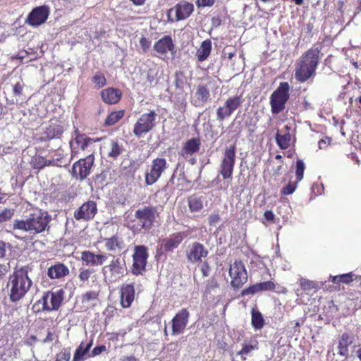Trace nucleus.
I'll return each mask as SVG.
<instances>
[{
	"mask_svg": "<svg viewBox=\"0 0 361 361\" xmlns=\"http://www.w3.org/2000/svg\"><path fill=\"white\" fill-rule=\"evenodd\" d=\"M50 221V216L47 212L42 210H34L25 219H14L12 224L11 233L18 239H23L20 235L28 233L31 235H37L44 232Z\"/></svg>",
	"mask_w": 361,
	"mask_h": 361,
	"instance_id": "f257e3e1",
	"label": "nucleus"
},
{
	"mask_svg": "<svg viewBox=\"0 0 361 361\" xmlns=\"http://www.w3.org/2000/svg\"><path fill=\"white\" fill-rule=\"evenodd\" d=\"M32 269L28 266L16 268L7 283L9 299L16 302L23 299L32 286L29 276Z\"/></svg>",
	"mask_w": 361,
	"mask_h": 361,
	"instance_id": "f03ea898",
	"label": "nucleus"
},
{
	"mask_svg": "<svg viewBox=\"0 0 361 361\" xmlns=\"http://www.w3.org/2000/svg\"><path fill=\"white\" fill-rule=\"evenodd\" d=\"M320 58V50L317 47H312L303 54L295 63V79L305 82L314 77Z\"/></svg>",
	"mask_w": 361,
	"mask_h": 361,
	"instance_id": "7ed1b4c3",
	"label": "nucleus"
},
{
	"mask_svg": "<svg viewBox=\"0 0 361 361\" xmlns=\"http://www.w3.org/2000/svg\"><path fill=\"white\" fill-rule=\"evenodd\" d=\"M110 256L112 259L108 265L102 268V274L106 282L115 283L125 275L127 268L123 259L111 255Z\"/></svg>",
	"mask_w": 361,
	"mask_h": 361,
	"instance_id": "20e7f679",
	"label": "nucleus"
},
{
	"mask_svg": "<svg viewBox=\"0 0 361 361\" xmlns=\"http://www.w3.org/2000/svg\"><path fill=\"white\" fill-rule=\"evenodd\" d=\"M101 140V138L93 139L85 134H80L78 129L74 131V138L70 141L71 156L78 157L80 151H87L90 154L94 153V143Z\"/></svg>",
	"mask_w": 361,
	"mask_h": 361,
	"instance_id": "39448f33",
	"label": "nucleus"
},
{
	"mask_svg": "<svg viewBox=\"0 0 361 361\" xmlns=\"http://www.w3.org/2000/svg\"><path fill=\"white\" fill-rule=\"evenodd\" d=\"M135 217L138 225L145 232L149 231L159 217L158 207L155 206H144L135 212Z\"/></svg>",
	"mask_w": 361,
	"mask_h": 361,
	"instance_id": "423d86ee",
	"label": "nucleus"
},
{
	"mask_svg": "<svg viewBox=\"0 0 361 361\" xmlns=\"http://www.w3.org/2000/svg\"><path fill=\"white\" fill-rule=\"evenodd\" d=\"M289 98V85L287 82H281L278 88L270 97L271 111L278 114L285 109V104Z\"/></svg>",
	"mask_w": 361,
	"mask_h": 361,
	"instance_id": "0eeeda50",
	"label": "nucleus"
},
{
	"mask_svg": "<svg viewBox=\"0 0 361 361\" xmlns=\"http://www.w3.org/2000/svg\"><path fill=\"white\" fill-rule=\"evenodd\" d=\"M64 291L62 289L56 291H46L38 300L42 305L43 311L58 310L63 300Z\"/></svg>",
	"mask_w": 361,
	"mask_h": 361,
	"instance_id": "6e6552de",
	"label": "nucleus"
},
{
	"mask_svg": "<svg viewBox=\"0 0 361 361\" xmlns=\"http://www.w3.org/2000/svg\"><path fill=\"white\" fill-rule=\"evenodd\" d=\"M156 116L154 111L142 114L134 125L133 134L140 137L151 131L156 125Z\"/></svg>",
	"mask_w": 361,
	"mask_h": 361,
	"instance_id": "1a4fd4ad",
	"label": "nucleus"
},
{
	"mask_svg": "<svg viewBox=\"0 0 361 361\" xmlns=\"http://www.w3.org/2000/svg\"><path fill=\"white\" fill-rule=\"evenodd\" d=\"M148 257V249L146 246L137 245L135 247L132 266V273L134 275H142L145 272Z\"/></svg>",
	"mask_w": 361,
	"mask_h": 361,
	"instance_id": "9d476101",
	"label": "nucleus"
},
{
	"mask_svg": "<svg viewBox=\"0 0 361 361\" xmlns=\"http://www.w3.org/2000/svg\"><path fill=\"white\" fill-rule=\"evenodd\" d=\"M243 102V99L241 95L229 97L224 105L216 109V119L219 121H223L225 118H228L242 105Z\"/></svg>",
	"mask_w": 361,
	"mask_h": 361,
	"instance_id": "9b49d317",
	"label": "nucleus"
},
{
	"mask_svg": "<svg viewBox=\"0 0 361 361\" xmlns=\"http://www.w3.org/2000/svg\"><path fill=\"white\" fill-rule=\"evenodd\" d=\"M229 276L231 284L234 289H238L247 281V273L242 262L235 261L230 265Z\"/></svg>",
	"mask_w": 361,
	"mask_h": 361,
	"instance_id": "f8f14e48",
	"label": "nucleus"
},
{
	"mask_svg": "<svg viewBox=\"0 0 361 361\" xmlns=\"http://www.w3.org/2000/svg\"><path fill=\"white\" fill-rule=\"evenodd\" d=\"M166 161L164 158H156L152 160L149 171L145 173V182L147 185L155 183L166 169Z\"/></svg>",
	"mask_w": 361,
	"mask_h": 361,
	"instance_id": "ddd939ff",
	"label": "nucleus"
},
{
	"mask_svg": "<svg viewBox=\"0 0 361 361\" xmlns=\"http://www.w3.org/2000/svg\"><path fill=\"white\" fill-rule=\"evenodd\" d=\"M235 147L231 145L226 147L224 152V157L220 165V173L224 179L231 177L235 162Z\"/></svg>",
	"mask_w": 361,
	"mask_h": 361,
	"instance_id": "4468645a",
	"label": "nucleus"
},
{
	"mask_svg": "<svg viewBox=\"0 0 361 361\" xmlns=\"http://www.w3.org/2000/svg\"><path fill=\"white\" fill-rule=\"evenodd\" d=\"M190 312L186 308L180 310L171 321V335L178 336L183 334L188 324Z\"/></svg>",
	"mask_w": 361,
	"mask_h": 361,
	"instance_id": "2eb2a0df",
	"label": "nucleus"
},
{
	"mask_svg": "<svg viewBox=\"0 0 361 361\" xmlns=\"http://www.w3.org/2000/svg\"><path fill=\"white\" fill-rule=\"evenodd\" d=\"M94 157L92 154L87 155L84 159H80L73 166V174L75 178L85 179L90 173L91 168L94 164Z\"/></svg>",
	"mask_w": 361,
	"mask_h": 361,
	"instance_id": "dca6fc26",
	"label": "nucleus"
},
{
	"mask_svg": "<svg viewBox=\"0 0 361 361\" xmlns=\"http://www.w3.org/2000/svg\"><path fill=\"white\" fill-rule=\"evenodd\" d=\"M49 8L47 6L36 7L28 15L26 23L32 26L37 27L43 24L48 18Z\"/></svg>",
	"mask_w": 361,
	"mask_h": 361,
	"instance_id": "f3484780",
	"label": "nucleus"
},
{
	"mask_svg": "<svg viewBox=\"0 0 361 361\" xmlns=\"http://www.w3.org/2000/svg\"><path fill=\"white\" fill-rule=\"evenodd\" d=\"M97 212V204L94 201H87L83 203L74 212V217L78 221H90L92 219Z\"/></svg>",
	"mask_w": 361,
	"mask_h": 361,
	"instance_id": "a211bd4d",
	"label": "nucleus"
},
{
	"mask_svg": "<svg viewBox=\"0 0 361 361\" xmlns=\"http://www.w3.org/2000/svg\"><path fill=\"white\" fill-rule=\"evenodd\" d=\"M187 236V232L184 231L171 233L161 240V247L165 252H171L177 248Z\"/></svg>",
	"mask_w": 361,
	"mask_h": 361,
	"instance_id": "6ab92c4d",
	"label": "nucleus"
},
{
	"mask_svg": "<svg viewBox=\"0 0 361 361\" xmlns=\"http://www.w3.org/2000/svg\"><path fill=\"white\" fill-rule=\"evenodd\" d=\"M207 255L208 250L202 244L198 242L192 243L189 246L188 250L187 251V258L188 261L192 263L201 261L202 259L206 257Z\"/></svg>",
	"mask_w": 361,
	"mask_h": 361,
	"instance_id": "aec40b11",
	"label": "nucleus"
},
{
	"mask_svg": "<svg viewBox=\"0 0 361 361\" xmlns=\"http://www.w3.org/2000/svg\"><path fill=\"white\" fill-rule=\"evenodd\" d=\"M109 255L105 253H94L91 251H83L81 253V260L86 266H100L107 259Z\"/></svg>",
	"mask_w": 361,
	"mask_h": 361,
	"instance_id": "412c9836",
	"label": "nucleus"
},
{
	"mask_svg": "<svg viewBox=\"0 0 361 361\" xmlns=\"http://www.w3.org/2000/svg\"><path fill=\"white\" fill-rule=\"evenodd\" d=\"M135 292L133 284H123L120 288V303L122 307H130L135 300Z\"/></svg>",
	"mask_w": 361,
	"mask_h": 361,
	"instance_id": "4be33fe9",
	"label": "nucleus"
},
{
	"mask_svg": "<svg viewBox=\"0 0 361 361\" xmlns=\"http://www.w3.org/2000/svg\"><path fill=\"white\" fill-rule=\"evenodd\" d=\"M194 10L193 4L181 1L178 3L173 8L169 11V13L174 12L177 20H182L188 18Z\"/></svg>",
	"mask_w": 361,
	"mask_h": 361,
	"instance_id": "5701e85b",
	"label": "nucleus"
},
{
	"mask_svg": "<svg viewBox=\"0 0 361 361\" xmlns=\"http://www.w3.org/2000/svg\"><path fill=\"white\" fill-rule=\"evenodd\" d=\"M200 145L201 141L200 138H191L184 143L180 154L185 159H188L189 157L199 152Z\"/></svg>",
	"mask_w": 361,
	"mask_h": 361,
	"instance_id": "b1692460",
	"label": "nucleus"
},
{
	"mask_svg": "<svg viewBox=\"0 0 361 361\" xmlns=\"http://www.w3.org/2000/svg\"><path fill=\"white\" fill-rule=\"evenodd\" d=\"M210 99V92L209 89L204 85H199L195 94L192 104L196 107L202 106Z\"/></svg>",
	"mask_w": 361,
	"mask_h": 361,
	"instance_id": "393cba45",
	"label": "nucleus"
},
{
	"mask_svg": "<svg viewBox=\"0 0 361 361\" xmlns=\"http://www.w3.org/2000/svg\"><path fill=\"white\" fill-rule=\"evenodd\" d=\"M69 269L62 263L51 265L47 271V276L51 279H59L68 275Z\"/></svg>",
	"mask_w": 361,
	"mask_h": 361,
	"instance_id": "a878e982",
	"label": "nucleus"
},
{
	"mask_svg": "<svg viewBox=\"0 0 361 361\" xmlns=\"http://www.w3.org/2000/svg\"><path fill=\"white\" fill-rule=\"evenodd\" d=\"M154 49L158 54L162 55L166 54L169 51H173L174 44L171 37L164 36L154 44Z\"/></svg>",
	"mask_w": 361,
	"mask_h": 361,
	"instance_id": "bb28decb",
	"label": "nucleus"
},
{
	"mask_svg": "<svg viewBox=\"0 0 361 361\" xmlns=\"http://www.w3.org/2000/svg\"><path fill=\"white\" fill-rule=\"evenodd\" d=\"M290 129L289 126H286L280 132H277L276 135V143L282 149H286L290 145L291 135Z\"/></svg>",
	"mask_w": 361,
	"mask_h": 361,
	"instance_id": "cd10ccee",
	"label": "nucleus"
},
{
	"mask_svg": "<svg viewBox=\"0 0 361 361\" xmlns=\"http://www.w3.org/2000/svg\"><path fill=\"white\" fill-rule=\"evenodd\" d=\"M102 100L109 104H115L118 103L121 97L120 90L110 87L104 89L101 92Z\"/></svg>",
	"mask_w": 361,
	"mask_h": 361,
	"instance_id": "c85d7f7f",
	"label": "nucleus"
},
{
	"mask_svg": "<svg viewBox=\"0 0 361 361\" xmlns=\"http://www.w3.org/2000/svg\"><path fill=\"white\" fill-rule=\"evenodd\" d=\"M104 241L106 250L110 252L121 251L125 247L123 238L116 235L111 238H106Z\"/></svg>",
	"mask_w": 361,
	"mask_h": 361,
	"instance_id": "c756f323",
	"label": "nucleus"
},
{
	"mask_svg": "<svg viewBox=\"0 0 361 361\" xmlns=\"http://www.w3.org/2000/svg\"><path fill=\"white\" fill-rule=\"evenodd\" d=\"M258 341L256 339L245 341L242 343V349L238 353L241 356L243 360H245L246 356L249 355L252 351L258 349Z\"/></svg>",
	"mask_w": 361,
	"mask_h": 361,
	"instance_id": "7c9ffc66",
	"label": "nucleus"
},
{
	"mask_svg": "<svg viewBox=\"0 0 361 361\" xmlns=\"http://www.w3.org/2000/svg\"><path fill=\"white\" fill-rule=\"evenodd\" d=\"M211 51L212 41L210 39L204 40L196 52L197 60L200 62L204 61L210 55Z\"/></svg>",
	"mask_w": 361,
	"mask_h": 361,
	"instance_id": "2f4dec72",
	"label": "nucleus"
},
{
	"mask_svg": "<svg viewBox=\"0 0 361 361\" xmlns=\"http://www.w3.org/2000/svg\"><path fill=\"white\" fill-rule=\"evenodd\" d=\"M93 340L91 339L85 346H84L83 342L75 350L74 353L73 361H83L85 359L86 354L89 352L90 349L92 346Z\"/></svg>",
	"mask_w": 361,
	"mask_h": 361,
	"instance_id": "473e14b6",
	"label": "nucleus"
},
{
	"mask_svg": "<svg viewBox=\"0 0 361 361\" xmlns=\"http://www.w3.org/2000/svg\"><path fill=\"white\" fill-rule=\"evenodd\" d=\"M351 343L352 341L348 334H342L338 343V353L343 357H347L348 355V346Z\"/></svg>",
	"mask_w": 361,
	"mask_h": 361,
	"instance_id": "72a5a7b5",
	"label": "nucleus"
},
{
	"mask_svg": "<svg viewBox=\"0 0 361 361\" xmlns=\"http://www.w3.org/2000/svg\"><path fill=\"white\" fill-rule=\"evenodd\" d=\"M106 148H107L108 150V157L112 159H116L121 154L123 149V147L115 140H111Z\"/></svg>",
	"mask_w": 361,
	"mask_h": 361,
	"instance_id": "f704fd0d",
	"label": "nucleus"
},
{
	"mask_svg": "<svg viewBox=\"0 0 361 361\" xmlns=\"http://www.w3.org/2000/svg\"><path fill=\"white\" fill-rule=\"evenodd\" d=\"M63 132V128L62 126L57 123H51L49 127L47 128L45 133L47 138L54 139L59 137Z\"/></svg>",
	"mask_w": 361,
	"mask_h": 361,
	"instance_id": "c9c22d12",
	"label": "nucleus"
},
{
	"mask_svg": "<svg viewBox=\"0 0 361 361\" xmlns=\"http://www.w3.org/2000/svg\"><path fill=\"white\" fill-rule=\"evenodd\" d=\"M188 206L191 212H198L203 207L201 197L192 195L188 198Z\"/></svg>",
	"mask_w": 361,
	"mask_h": 361,
	"instance_id": "e433bc0d",
	"label": "nucleus"
},
{
	"mask_svg": "<svg viewBox=\"0 0 361 361\" xmlns=\"http://www.w3.org/2000/svg\"><path fill=\"white\" fill-rule=\"evenodd\" d=\"M264 324L262 314L255 310L252 311V325L255 329H261Z\"/></svg>",
	"mask_w": 361,
	"mask_h": 361,
	"instance_id": "4c0bfd02",
	"label": "nucleus"
},
{
	"mask_svg": "<svg viewBox=\"0 0 361 361\" xmlns=\"http://www.w3.org/2000/svg\"><path fill=\"white\" fill-rule=\"evenodd\" d=\"M353 274L352 272L344 274L341 275L337 276H331V281L334 283H343L345 284H348L353 281Z\"/></svg>",
	"mask_w": 361,
	"mask_h": 361,
	"instance_id": "58836bf2",
	"label": "nucleus"
},
{
	"mask_svg": "<svg viewBox=\"0 0 361 361\" xmlns=\"http://www.w3.org/2000/svg\"><path fill=\"white\" fill-rule=\"evenodd\" d=\"M123 116V111H114L109 114L105 120L104 124L111 126L117 123Z\"/></svg>",
	"mask_w": 361,
	"mask_h": 361,
	"instance_id": "ea45409f",
	"label": "nucleus"
},
{
	"mask_svg": "<svg viewBox=\"0 0 361 361\" xmlns=\"http://www.w3.org/2000/svg\"><path fill=\"white\" fill-rule=\"evenodd\" d=\"M51 161L45 159L43 157L36 156L32 159V165L34 169H42L45 166H49Z\"/></svg>",
	"mask_w": 361,
	"mask_h": 361,
	"instance_id": "a19ab883",
	"label": "nucleus"
},
{
	"mask_svg": "<svg viewBox=\"0 0 361 361\" xmlns=\"http://www.w3.org/2000/svg\"><path fill=\"white\" fill-rule=\"evenodd\" d=\"M15 214V209L11 208H6L0 212V224L8 221L11 220Z\"/></svg>",
	"mask_w": 361,
	"mask_h": 361,
	"instance_id": "79ce46f5",
	"label": "nucleus"
},
{
	"mask_svg": "<svg viewBox=\"0 0 361 361\" xmlns=\"http://www.w3.org/2000/svg\"><path fill=\"white\" fill-rule=\"evenodd\" d=\"M98 293L94 290H90L82 295V302L87 303L97 299Z\"/></svg>",
	"mask_w": 361,
	"mask_h": 361,
	"instance_id": "37998d69",
	"label": "nucleus"
},
{
	"mask_svg": "<svg viewBox=\"0 0 361 361\" xmlns=\"http://www.w3.org/2000/svg\"><path fill=\"white\" fill-rule=\"evenodd\" d=\"M305 171V164L302 160H298L296 162V178L297 181H300L303 178Z\"/></svg>",
	"mask_w": 361,
	"mask_h": 361,
	"instance_id": "c03bdc74",
	"label": "nucleus"
},
{
	"mask_svg": "<svg viewBox=\"0 0 361 361\" xmlns=\"http://www.w3.org/2000/svg\"><path fill=\"white\" fill-rule=\"evenodd\" d=\"M92 82L100 88L106 85V80L102 73H97L93 76Z\"/></svg>",
	"mask_w": 361,
	"mask_h": 361,
	"instance_id": "a18cd8bd",
	"label": "nucleus"
},
{
	"mask_svg": "<svg viewBox=\"0 0 361 361\" xmlns=\"http://www.w3.org/2000/svg\"><path fill=\"white\" fill-rule=\"evenodd\" d=\"M259 292H260V291H259V285L257 283L256 284L250 286L247 288L244 289L241 292V295L242 296L252 295Z\"/></svg>",
	"mask_w": 361,
	"mask_h": 361,
	"instance_id": "49530a36",
	"label": "nucleus"
},
{
	"mask_svg": "<svg viewBox=\"0 0 361 361\" xmlns=\"http://www.w3.org/2000/svg\"><path fill=\"white\" fill-rule=\"evenodd\" d=\"M71 358V350L70 349H63L59 354L56 355V361H69Z\"/></svg>",
	"mask_w": 361,
	"mask_h": 361,
	"instance_id": "de8ad7c7",
	"label": "nucleus"
},
{
	"mask_svg": "<svg viewBox=\"0 0 361 361\" xmlns=\"http://www.w3.org/2000/svg\"><path fill=\"white\" fill-rule=\"evenodd\" d=\"M300 286L304 290H310L316 288V283L314 282L305 279L300 280Z\"/></svg>",
	"mask_w": 361,
	"mask_h": 361,
	"instance_id": "09e8293b",
	"label": "nucleus"
},
{
	"mask_svg": "<svg viewBox=\"0 0 361 361\" xmlns=\"http://www.w3.org/2000/svg\"><path fill=\"white\" fill-rule=\"evenodd\" d=\"M94 273L93 269H80V274L78 275V278L81 281H87L90 276Z\"/></svg>",
	"mask_w": 361,
	"mask_h": 361,
	"instance_id": "8fccbe9b",
	"label": "nucleus"
},
{
	"mask_svg": "<svg viewBox=\"0 0 361 361\" xmlns=\"http://www.w3.org/2000/svg\"><path fill=\"white\" fill-rule=\"evenodd\" d=\"M259 291L272 290L275 288V284L271 281L258 283Z\"/></svg>",
	"mask_w": 361,
	"mask_h": 361,
	"instance_id": "3c124183",
	"label": "nucleus"
},
{
	"mask_svg": "<svg viewBox=\"0 0 361 361\" xmlns=\"http://www.w3.org/2000/svg\"><path fill=\"white\" fill-rule=\"evenodd\" d=\"M297 188V183H289L286 186L282 189V193L283 195H290L294 192Z\"/></svg>",
	"mask_w": 361,
	"mask_h": 361,
	"instance_id": "603ef678",
	"label": "nucleus"
},
{
	"mask_svg": "<svg viewBox=\"0 0 361 361\" xmlns=\"http://www.w3.org/2000/svg\"><path fill=\"white\" fill-rule=\"evenodd\" d=\"M10 268V264L8 262L0 264V280L8 273Z\"/></svg>",
	"mask_w": 361,
	"mask_h": 361,
	"instance_id": "864d4df0",
	"label": "nucleus"
},
{
	"mask_svg": "<svg viewBox=\"0 0 361 361\" xmlns=\"http://www.w3.org/2000/svg\"><path fill=\"white\" fill-rule=\"evenodd\" d=\"M106 348L105 345H99L93 348L91 353V356L94 357L100 355L102 353L106 351Z\"/></svg>",
	"mask_w": 361,
	"mask_h": 361,
	"instance_id": "5fc2aeb1",
	"label": "nucleus"
},
{
	"mask_svg": "<svg viewBox=\"0 0 361 361\" xmlns=\"http://www.w3.org/2000/svg\"><path fill=\"white\" fill-rule=\"evenodd\" d=\"M140 44L143 52H145L149 48L151 42L147 38L141 37L140 39Z\"/></svg>",
	"mask_w": 361,
	"mask_h": 361,
	"instance_id": "6e6d98bb",
	"label": "nucleus"
},
{
	"mask_svg": "<svg viewBox=\"0 0 361 361\" xmlns=\"http://www.w3.org/2000/svg\"><path fill=\"white\" fill-rule=\"evenodd\" d=\"M182 76L183 75L180 73H176L175 75L174 84L178 89H180L183 87L184 81L182 78Z\"/></svg>",
	"mask_w": 361,
	"mask_h": 361,
	"instance_id": "4d7b16f0",
	"label": "nucleus"
},
{
	"mask_svg": "<svg viewBox=\"0 0 361 361\" xmlns=\"http://www.w3.org/2000/svg\"><path fill=\"white\" fill-rule=\"evenodd\" d=\"M215 0H197V6L198 7L212 6Z\"/></svg>",
	"mask_w": 361,
	"mask_h": 361,
	"instance_id": "13d9d810",
	"label": "nucleus"
},
{
	"mask_svg": "<svg viewBox=\"0 0 361 361\" xmlns=\"http://www.w3.org/2000/svg\"><path fill=\"white\" fill-rule=\"evenodd\" d=\"M208 220L210 226H215L220 221V216L218 214H212L209 216Z\"/></svg>",
	"mask_w": 361,
	"mask_h": 361,
	"instance_id": "bf43d9fd",
	"label": "nucleus"
},
{
	"mask_svg": "<svg viewBox=\"0 0 361 361\" xmlns=\"http://www.w3.org/2000/svg\"><path fill=\"white\" fill-rule=\"evenodd\" d=\"M13 91L15 96H20L23 93V85L20 82L16 83Z\"/></svg>",
	"mask_w": 361,
	"mask_h": 361,
	"instance_id": "052dcab7",
	"label": "nucleus"
},
{
	"mask_svg": "<svg viewBox=\"0 0 361 361\" xmlns=\"http://www.w3.org/2000/svg\"><path fill=\"white\" fill-rule=\"evenodd\" d=\"M201 272L204 276H207L210 272V267L207 262H204L201 267Z\"/></svg>",
	"mask_w": 361,
	"mask_h": 361,
	"instance_id": "680f3d73",
	"label": "nucleus"
},
{
	"mask_svg": "<svg viewBox=\"0 0 361 361\" xmlns=\"http://www.w3.org/2000/svg\"><path fill=\"white\" fill-rule=\"evenodd\" d=\"M6 243L4 241H0V259L4 258L6 256Z\"/></svg>",
	"mask_w": 361,
	"mask_h": 361,
	"instance_id": "e2e57ef3",
	"label": "nucleus"
},
{
	"mask_svg": "<svg viewBox=\"0 0 361 361\" xmlns=\"http://www.w3.org/2000/svg\"><path fill=\"white\" fill-rule=\"evenodd\" d=\"M264 218L269 221H273L275 218L274 214L271 210H267L264 214Z\"/></svg>",
	"mask_w": 361,
	"mask_h": 361,
	"instance_id": "0e129e2a",
	"label": "nucleus"
},
{
	"mask_svg": "<svg viewBox=\"0 0 361 361\" xmlns=\"http://www.w3.org/2000/svg\"><path fill=\"white\" fill-rule=\"evenodd\" d=\"M147 80L149 84H152L155 80V75L151 70L147 73Z\"/></svg>",
	"mask_w": 361,
	"mask_h": 361,
	"instance_id": "69168bd1",
	"label": "nucleus"
},
{
	"mask_svg": "<svg viewBox=\"0 0 361 361\" xmlns=\"http://www.w3.org/2000/svg\"><path fill=\"white\" fill-rule=\"evenodd\" d=\"M178 102L182 108L185 109L186 105H187L185 97L183 96L181 98H180V99Z\"/></svg>",
	"mask_w": 361,
	"mask_h": 361,
	"instance_id": "338daca9",
	"label": "nucleus"
},
{
	"mask_svg": "<svg viewBox=\"0 0 361 361\" xmlns=\"http://www.w3.org/2000/svg\"><path fill=\"white\" fill-rule=\"evenodd\" d=\"M328 145V142L325 140H321L319 141V149L324 148Z\"/></svg>",
	"mask_w": 361,
	"mask_h": 361,
	"instance_id": "774afa93",
	"label": "nucleus"
}]
</instances>
